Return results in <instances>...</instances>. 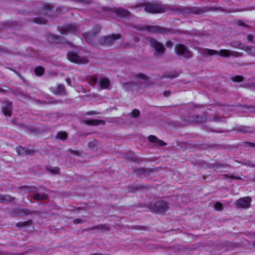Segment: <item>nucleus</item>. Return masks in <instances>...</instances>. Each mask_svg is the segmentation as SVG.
I'll return each mask as SVG.
<instances>
[{
  "instance_id": "1",
  "label": "nucleus",
  "mask_w": 255,
  "mask_h": 255,
  "mask_svg": "<svg viewBox=\"0 0 255 255\" xmlns=\"http://www.w3.org/2000/svg\"><path fill=\"white\" fill-rule=\"evenodd\" d=\"M101 29L100 26H98V30L96 32H86L83 33V36L84 39L89 44L97 47L98 45L110 46L113 44L115 42L121 38V35L119 34H113L111 35L101 37L98 40V43L95 42L96 34Z\"/></svg>"
},
{
  "instance_id": "2",
  "label": "nucleus",
  "mask_w": 255,
  "mask_h": 255,
  "mask_svg": "<svg viewBox=\"0 0 255 255\" xmlns=\"http://www.w3.org/2000/svg\"><path fill=\"white\" fill-rule=\"evenodd\" d=\"M141 7H144V10L149 13H162L166 11V7L164 5L150 2L139 3L136 5H133L130 7L135 9Z\"/></svg>"
},
{
  "instance_id": "3",
  "label": "nucleus",
  "mask_w": 255,
  "mask_h": 255,
  "mask_svg": "<svg viewBox=\"0 0 255 255\" xmlns=\"http://www.w3.org/2000/svg\"><path fill=\"white\" fill-rule=\"evenodd\" d=\"M203 55L205 56H212L214 55H218L222 57H241L242 56L241 53L236 51H231L227 49H221L219 51L213 49H209L207 48L204 49L202 51Z\"/></svg>"
},
{
  "instance_id": "4",
  "label": "nucleus",
  "mask_w": 255,
  "mask_h": 255,
  "mask_svg": "<svg viewBox=\"0 0 255 255\" xmlns=\"http://www.w3.org/2000/svg\"><path fill=\"white\" fill-rule=\"evenodd\" d=\"M151 47L154 48L155 52L154 53L155 56H159L162 55L165 50V48L163 44L157 41L155 39L152 38H149L148 39Z\"/></svg>"
},
{
  "instance_id": "5",
  "label": "nucleus",
  "mask_w": 255,
  "mask_h": 255,
  "mask_svg": "<svg viewBox=\"0 0 255 255\" xmlns=\"http://www.w3.org/2000/svg\"><path fill=\"white\" fill-rule=\"evenodd\" d=\"M175 52L178 55H182L185 58L192 57L193 54L191 51L183 44H178L175 46Z\"/></svg>"
},
{
  "instance_id": "6",
  "label": "nucleus",
  "mask_w": 255,
  "mask_h": 255,
  "mask_svg": "<svg viewBox=\"0 0 255 255\" xmlns=\"http://www.w3.org/2000/svg\"><path fill=\"white\" fill-rule=\"evenodd\" d=\"M79 30V26L76 24H68L63 26L60 30L62 34H67L69 33H76Z\"/></svg>"
},
{
  "instance_id": "7",
  "label": "nucleus",
  "mask_w": 255,
  "mask_h": 255,
  "mask_svg": "<svg viewBox=\"0 0 255 255\" xmlns=\"http://www.w3.org/2000/svg\"><path fill=\"white\" fill-rule=\"evenodd\" d=\"M168 208V205L166 202L159 201L155 202L153 206V211L155 212L162 213L166 211Z\"/></svg>"
},
{
  "instance_id": "8",
  "label": "nucleus",
  "mask_w": 255,
  "mask_h": 255,
  "mask_svg": "<svg viewBox=\"0 0 255 255\" xmlns=\"http://www.w3.org/2000/svg\"><path fill=\"white\" fill-rule=\"evenodd\" d=\"M252 198L247 196L239 199L236 203V206L238 208H248L251 207Z\"/></svg>"
},
{
  "instance_id": "9",
  "label": "nucleus",
  "mask_w": 255,
  "mask_h": 255,
  "mask_svg": "<svg viewBox=\"0 0 255 255\" xmlns=\"http://www.w3.org/2000/svg\"><path fill=\"white\" fill-rule=\"evenodd\" d=\"M67 56L69 60L76 63L84 64L88 62L86 58H82L74 52L68 53Z\"/></svg>"
},
{
  "instance_id": "10",
  "label": "nucleus",
  "mask_w": 255,
  "mask_h": 255,
  "mask_svg": "<svg viewBox=\"0 0 255 255\" xmlns=\"http://www.w3.org/2000/svg\"><path fill=\"white\" fill-rule=\"evenodd\" d=\"M207 120V117L205 115H196L188 117L189 124L202 123Z\"/></svg>"
},
{
  "instance_id": "11",
  "label": "nucleus",
  "mask_w": 255,
  "mask_h": 255,
  "mask_svg": "<svg viewBox=\"0 0 255 255\" xmlns=\"http://www.w3.org/2000/svg\"><path fill=\"white\" fill-rule=\"evenodd\" d=\"M141 29L146 30L151 33H164L165 31L163 28L158 26L145 25Z\"/></svg>"
},
{
  "instance_id": "12",
  "label": "nucleus",
  "mask_w": 255,
  "mask_h": 255,
  "mask_svg": "<svg viewBox=\"0 0 255 255\" xmlns=\"http://www.w3.org/2000/svg\"><path fill=\"white\" fill-rule=\"evenodd\" d=\"M16 152L18 155L24 156L27 155H32L34 153V150L19 146L16 148Z\"/></svg>"
},
{
  "instance_id": "13",
  "label": "nucleus",
  "mask_w": 255,
  "mask_h": 255,
  "mask_svg": "<svg viewBox=\"0 0 255 255\" xmlns=\"http://www.w3.org/2000/svg\"><path fill=\"white\" fill-rule=\"evenodd\" d=\"M148 139L150 142L154 143L155 145L158 146H164L166 145V143L163 140L157 138L154 135L149 136L148 137Z\"/></svg>"
},
{
  "instance_id": "14",
  "label": "nucleus",
  "mask_w": 255,
  "mask_h": 255,
  "mask_svg": "<svg viewBox=\"0 0 255 255\" xmlns=\"http://www.w3.org/2000/svg\"><path fill=\"white\" fill-rule=\"evenodd\" d=\"M114 12L119 17H128L130 14L129 11L122 8H115L114 9Z\"/></svg>"
},
{
  "instance_id": "15",
  "label": "nucleus",
  "mask_w": 255,
  "mask_h": 255,
  "mask_svg": "<svg viewBox=\"0 0 255 255\" xmlns=\"http://www.w3.org/2000/svg\"><path fill=\"white\" fill-rule=\"evenodd\" d=\"M51 91L54 94H64L65 92V87L63 85L59 84L56 88H51Z\"/></svg>"
},
{
  "instance_id": "16",
  "label": "nucleus",
  "mask_w": 255,
  "mask_h": 255,
  "mask_svg": "<svg viewBox=\"0 0 255 255\" xmlns=\"http://www.w3.org/2000/svg\"><path fill=\"white\" fill-rule=\"evenodd\" d=\"M12 103L6 102V105L2 108L3 113L6 116H10L12 112Z\"/></svg>"
},
{
  "instance_id": "17",
  "label": "nucleus",
  "mask_w": 255,
  "mask_h": 255,
  "mask_svg": "<svg viewBox=\"0 0 255 255\" xmlns=\"http://www.w3.org/2000/svg\"><path fill=\"white\" fill-rule=\"evenodd\" d=\"M84 123L88 125L96 126H98L101 124H104L105 122L102 120H85Z\"/></svg>"
},
{
  "instance_id": "18",
  "label": "nucleus",
  "mask_w": 255,
  "mask_h": 255,
  "mask_svg": "<svg viewBox=\"0 0 255 255\" xmlns=\"http://www.w3.org/2000/svg\"><path fill=\"white\" fill-rule=\"evenodd\" d=\"M99 84L101 89H107L110 86V82L108 79L103 78L100 79Z\"/></svg>"
},
{
  "instance_id": "19",
  "label": "nucleus",
  "mask_w": 255,
  "mask_h": 255,
  "mask_svg": "<svg viewBox=\"0 0 255 255\" xmlns=\"http://www.w3.org/2000/svg\"><path fill=\"white\" fill-rule=\"evenodd\" d=\"M14 200V197L7 195H0V202L2 203H6L9 201H12Z\"/></svg>"
},
{
  "instance_id": "20",
  "label": "nucleus",
  "mask_w": 255,
  "mask_h": 255,
  "mask_svg": "<svg viewBox=\"0 0 255 255\" xmlns=\"http://www.w3.org/2000/svg\"><path fill=\"white\" fill-rule=\"evenodd\" d=\"M48 195L46 194H40L39 193H36L33 195V198L36 201H42L46 200L48 198Z\"/></svg>"
},
{
  "instance_id": "21",
  "label": "nucleus",
  "mask_w": 255,
  "mask_h": 255,
  "mask_svg": "<svg viewBox=\"0 0 255 255\" xmlns=\"http://www.w3.org/2000/svg\"><path fill=\"white\" fill-rule=\"evenodd\" d=\"M230 46L234 48H239L245 50L246 45L238 41H233L230 43Z\"/></svg>"
},
{
  "instance_id": "22",
  "label": "nucleus",
  "mask_w": 255,
  "mask_h": 255,
  "mask_svg": "<svg viewBox=\"0 0 255 255\" xmlns=\"http://www.w3.org/2000/svg\"><path fill=\"white\" fill-rule=\"evenodd\" d=\"M179 73L176 71H173L169 74H166L163 75L160 77V79L163 78H174L177 77L179 75Z\"/></svg>"
},
{
  "instance_id": "23",
  "label": "nucleus",
  "mask_w": 255,
  "mask_h": 255,
  "mask_svg": "<svg viewBox=\"0 0 255 255\" xmlns=\"http://www.w3.org/2000/svg\"><path fill=\"white\" fill-rule=\"evenodd\" d=\"M67 133L65 131H59L58 132L56 135V138L59 139L61 140H65L67 138Z\"/></svg>"
},
{
  "instance_id": "24",
  "label": "nucleus",
  "mask_w": 255,
  "mask_h": 255,
  "mask_svg": "<svg viewBox=\"0 0 255 255\" xmlns=\"http://www.w3.org/2000/svg\"><path fill=\"white\" fill-rule=\"evenodd\" d=\"M245 51L252 56H255V46L252 47L246 46Z\"/></svg>"
},
{
  "instance_id": "25",
  "label": "nucleus",
  "mask_w": 255,
  "mask_h": 255,
  "mask_svg": "<svg viewBox=\"0 0 255 255\" xmlns=\"http://www.w3.org/2000/svg\"><path fill=\"white\" fill-rule=\"evenodd\" d=\"M44 72V69L41 66H38L35 68L34 72L35 74L38 76H42Z\"/></svg>"
},
{
  "instance_id": "26",
  "label": "nucleus",
  "mask_w": 255,
  "mask_h": 255,
  "mask_svg": "<svg viewBox=\"0 0 255 255\" xmlns=\"http://www.w3.org/2000/svg\"><path fill=\"white\" fill-rule=\"evenodd\" d=\"M190 12L197 14H199L203 13L204 11L202 10L201 8L193 7L191 8Z\"/></svg>"
},
{
  "instance_id": "27",
  "label": "nucleus",
  "mask_w": 255,
  "mask_h": 255,
  "mask_svg": "<svg viewBox=\"0 0 255 255\" xmlns=\"http://www.w3.org/2000/svg\"><path fill=\"white\" fill-rule=\"evenodd\" d=\"M47 169L50 173L53 174H57L59 172V168L57 167H47Z\"/></svg>"
},
{
  "instance_id": "28",
  "label": "nucleus",
  "mask_w": 255,
  "mask_h": 255,
  "mask_svg": "<svg viewBox=\"0 0 255 255\" xmlns=\"http://www.w3.org/2000/svg\"><path fill=\"white\" fill-rule=\"evenodd\" d=\"M32 223L31 220H28L27 222H18L16 224V226L18 227H22L26 226H27L28 225H30Z\"/></svg>"
},
{
  "instance_id": "29",
  "label": "nucleus",
  "mask_w": 255,
  "mask_h": 255,
  "mask_svg": "<svg viewBox=\"0 0 255 255\" xmlns=\"http://www.w3.org/2000/svg\"><path fill=\"white\" fill-rule=\"evenodd\" d=\"M232 80L235 82H240L244 80V77L242 76H235L232 78Z\"/></svg>"
},
{
  "instance_id": "30",
  "label": "nucleus",
  "mask_w": 255,
  "mask_h": 255,
  "mask_svg": "<svg viewBox=\"0 0 255 255\" xmlns=\"http://www.w3.org/2000/svg\"><path fill=\"white\" fill-rule=\"evenodd\" d=\"M96 229H104L106 230H109L108 227L105 225H99L97 226H94L91 228V229H92V230Z\"/></svg>"
},
{
  "instance_id": "31",
  "label": "nucleus",
  "mask_w": 255,
  "mask_h": 255,
  "mask_svg": "<svg viewBox=\"0 0 255 255\" xmlns=\"http://www.w3.org/2000/svg\"><path fill=\"white\" fill-rule=\"evenodd\" d=\"M34 22L38 24H45L46 23V20L44 18L39 17L35 18L34 20Z\"/></svg>"
},
{
  "instance_id": "32",
  "label": "nucleus",
  "mask_w": 255,
  "mask_h": 255,
  "mask_svg": "<svg viewBox=\"0 0 255 255\" xmlns=\"http://www.w3.org/2000/svg\"><path fill=\"white\" fill-rule=\"evenodd\" d=\"M31 213V212L27 210V209H21L19 210V215H29Z\"/></svg>"
},
{
  "instance_id": "33",
  "label": "nucleus",
  "mask_w": 255,
  "mask_h": 255,
  "mask_svg": "<svg viewBox=\"0 0 255 255\" xmlns=\"http://www.w3.org/2000/svg\"><path fill=\"white\" fill-rule=\"evenodd\" d=\"M131 114L133 118H136L139 116L140 112L138 110L134 109L132 111Z\"/></svg>"
},
{
  "instance_id": "34",
  "label": "nucleus",
  "mask_w": 255,
  "mask_h": 255,
  "mask_svg": "<svg viewBox=\"0 0 255 255\" xmlns=\"http://www.w3.org/2000/svg\"><path fill=\"white\" fill-rule=\"evenodd\" d=\"M147 169H145V168H138V169H137L135 170V172L137 174H144V173H146L147 172Z\"/></svg>"
},
{
  "instance_id": "35",
  "label": "nucleus",
  "mask_w": 255,
  "mask_h": 255,
  "mask_svg": "<svg viewBox=\"0 0 255 255\" xmlns=\"http://www.w3.org/2000/svg\"><path fill=\"white\" fill-rule=\"evenodd\" d=\"M135 84L133 82H129V83H126L124 84V88L126 90H129V87H132L133 86H134Z\"/></svg>"
},
{
  "instance_id": "36",
  "label": "nucleus",
  "mask_w": 255,
  "mask_h": 255,
  "mask_svg": "<svg viewBox=\"0 0 255 255\" xmlns=\"http://www.w3.org/2000/svg\"><path fill=\"white\" fill-rule=\"evenodd\" d=\"M90 82L91 85H95L98 82V79L97 77H92L90 79Z\"/></svg>"
},
{
  "instance_id": "37",
  "label": "nucleus",
  "mask_w": 255,
  "mask_h": 255,
  "mask_svg": "<svg viewBox=\"0 0 255 255\" xmlns=\"http://www.w3.org/2000/svg\"><path fill=\"white\" fill-rule=\"evenodd\" d=\"M52 40H53V41L56 43H60L62 42V41L60 39V38L57 36L55 35H51L50 37Z\"/></svg>"
},
{
  "instance_id": "38",
  "label": "nucleus",
  "mask_w": 255,
  "mask_h": 255,
  "mask_svg": "<svg viewBox=\"0 0 255 255\" xmlns=\"http://www.w3.org/2000/svg\"><path fill=\"white\" fill-rule=\"evenodd\" d=\"M214 207L218 210H222L223 209V205L220 202H216L214 204Z\"/></svg>"
},
{
  "instance_id": "39",
  "label": "nucleus",
  "mask_w": 255,
  "mask_h": 255,
  "mask_svg": "<svg viewBox=\"0 0 255 255\" xmlns=\"http://www.w3.org/2000/svg\"><path fill=\"white\" fill-rule=\"evenodd\" d=\"M224 176H225L226 178H230L231 179H235L236 180L241 179V178L240 177L236 176H234V175H229L228 174H225Z\"/></svg>"
},
{
  "instance_id": "40",
  "label": "nucleus",
  "mask_w": 255,
  "mask_h": 255,
  "mask_svg": "<svg viewBox=\"0 0 255 255\" xmlns=\"http://www.w3.org/2000/svg\"><path fill=\"white\" fill-rule=\"evenodd\" d=\"M248 127H243L242 129H238L239 131L244 132H252L253 131L248 130L247 129L249 128Z\"/></svg>"
},
{
  "instance_id": "41",
  "label": "nucleus",
  "mask_w": 255,
  "mask_h": 255,
  "mask_svg": "<svg viewBox=\"0 0 255 255\" xmlns=\"http://www.w3.org/2000/svg\"><path fill=\"white\" fill-rule=\"evenodd\" d=\"M222 118L220 117L218 115H215L213 117V121L215 122H218L221 121Z\"/></svg>"
},
{
  "instance_id": "42",
  "label": "nucleus",
  "mask_w": 255,
  "mask_h": 255,
  "mask_svg": "<svg viewBox=\"0 0 255 255\" xmlns=\"http://www.w3.org/2000/svg\"><path fill=\"white\" fill-rule=\"evenodd\" d=\"M95 145H96V142L94 141L89 142V143L88 144L89 147L92 149L94 148Z\"/></svg>"
},
{
  "instance_id": "43",
  "label": "nucleus",
  "mask_w": 255,
  "mask_h": 255,
  "mask_svg": "<svg viewBox=\"0 0 255 255\" xmlns=\"http://www.w3.org/2000/svg\"><path fill=\"white\" fill-rule=\"evenodd\" d=\"M68 151L69 152H70L71 153H72V154L76 155H78L79 156L80 155L79 151H76V150H73V149H68Z\"/></svg>"
},
{
  "instance_id": "44",
  "label": "nucleus",
  "mask_w": 255,
  "mask_h": 255,
  "mask_svg": "<svg viewBox=\"0 0 255 255\" xmlns=\"http://www.w3.org/2000/svg\"><path fill=\"white\" fill-rule=\"evenodd\" d=\"M237 24L239 26H247L245 22L242 20H239L237 22Z\"/></svg>"
},
{
  "instance_id": "45",
  "label": "nucleus",
  "mask_w": 255,
  "mask_h": 255,
  "mask_svg": "<svg viewBox=\"0 0 255 255\" xmlns=\"http://www.w3.org/2000/svg\"><path fill=\"white\" fill-rule=\"evenodd\" d=\"M98 114V113L95 112V111H89V112H87L86 113V115H97Z\"/></svg>"
},
{
  "instance_id": "46",
  "label": "nucleus",
  "mask_w": 255,
  "mask_h": 255,
  "mask_svg": "<svg viewBox=\"0 0 255 255\" xmlns=\"http://www.w3.org/2000/svg\"><path fill=\"white\" fill-rule=\"evenodd\" d=\"M137 76L138 78H141L143 80L147 79V77L145 75L142 74H139Z\"/></svg>"
},
{
  "instance_id": "47",
  "label": "nucleus",
  "mask_w": 255,
  "mask_h": 255,
  "mask_svg": "<svg viewBox=\"0 0 255 255\" xmlns=\"http://www.w3.org/2000/svg\"><path fill=\"white\" fill-rule=\"evenodd\" d=\"M165 45H166V46L167 47H169V48H170V47H171L172 46L173 44H172V42H171V41H167L166 42Z\"/></svg>"
},
{
  "instance_id": "48",
  "label": "nucleus",
  "mask_w": 255,
  "mask_h": 255,
  "mask_svg": "<svg viewBox=\"0 0 255 255\" xmlns=\"http://www.w3.org/2000/svg\"><path fill=\"white\" fill-rule=\"evenodd\" d=\"M248 40L249 42H253L254 37L252 35L249 34L247 36Z\"/></svg>"
},
{
  "instance_id": "49",
  "label": "nucleus",
  "mask_w": 255,
  "mask_h": 255,
  "mask_svg": "<svg viewBox=\"0 0 255 255\" xmlns=\"http://www.w3.org/2000/svg\"><path fill=\"white\" fill-rule=\"evenodd\" d=\"M170 94V91H166L163 93V95L165 97H168Z\"/></svg>"
},
{
  "instance_id": "50",
  "label": "nucleus",
  "mask_w": 255,
  "mask_h": 255,
  "mask_svg": "<svg viewBox=\"0 0 255 255\" xmlns=\"http://www.w3.org/2000/svg\"><path fill=\"white\" fill-rule=\"evenodd\" d=\"M44 8L45 9L51 10V9L52 8V6H51V5L48 4V5H45L44 6Z\"/></svg>"
},
{
  "instance_id": "51",
  "label": "nucleus",
  "mask_w": 255,
  "mask_h": 255,
  "mask_svg": "<svg viewBox=\"0 0 255 255\" xmlns=\"http://www.w3.org/2000/svg\"><path fill=\"white\" fill-rule=\"evenodd\" d=\"M74 223L75 224H79L81 223V220L80 219H75L73 221Z\"/></svg>"
},
{
  "instance_id": "52",
  "label": "nucleus",
  "mask_w": 255,
  "mask_h": 255,
  "mask_svg": "<svg viewBox=\"0 0 255 255\" xmlns=\"http://www.w3.org/2000/svg\"><path fill=\"white\" fill-rule=\"evenodd\" d=\"M66 81L69 85L71 86V80L69 78H67Z\"/></svg>"
},
{
  "instance_id": "53",
  "label": "nucleus",
  "mask_w": 255,
  "mask_h": 255,
  "mask_svg": "<svg viewBox=\"0 0 255 255\" xmlns=\"http://www.w3.org/2000/svg\"><path fill=\"white\" fill-rule=\"evenodd\" d=\"M247 143L252 147H255V143H251V142H248Z\"/></svg>"
},
{
  "instance_id": "54",
  "label": "nucleus",
  "mask_w": 255,
  "mask_h": 255,
  "mask_svg": "<svg viewBox=\"0 0 255 255\" xmlns=\"http://www.w3.org/2000/svg\"><path fill=\"white\" fill-rule=\"evenodd\" d=\"M248 165L252 167H255V164H253L251 163H248Z\"/></svg>"
},
{
  "instance_id": "55",
  "label": "nucleus",
  "mask_w": 255,
  "mask_h": 255,
  "mask_svg": "<svg viewBox=\"0 0 255 255\" xmlns=\"http://www.w3.org/2000/svg\"><path fill=\"white\" fill-rule=\"evenodd\" d=\"M5 92V90L0 88V93H4Z\"/></svg>"
},
{
  "instance_id": "56",
  "label": "nucleus",
  "mask_w": 255,
  "mask_h": 255,
  "mask_svg": "<svg viewBox=\"0 0 255 255\" xmlns=\"http://www.w3.org/2000/svg\"><path fill=\"white\" fill-rule=\"evenodd\" d=\"M252 246L255 249V241L253 242Z\"/></svg>"
},
{
  "instance_id": "57",
  "label": "nucleus",
  "mask_w": 255,
  "mask_h": 255,
  "mask_svg": "<svg viewBox=\"0 0 255 255\" xmlns=\"http://www.w3.org/2000/svg\"><path fill=\"white\" fill-rule=\"evenodd\" d=\"M68 44L71 46V47H72V44L70 43H68Z\"/></svg>"
},
{
  "instance_id": "58",
  "label": "nucleus",
  "mask_w": 255,
  "mask_h": 255,
  "mask_svg": "<svg viewBox=\"0 0 255 255\" xmlns=\"http://www.w3.org/2000/svg\"><path fill=\"white\" fill-rule=\"evenodd\" d=\"M254 235L255 236V232L254 233Z\"/></svg>"
}]
</instances>
